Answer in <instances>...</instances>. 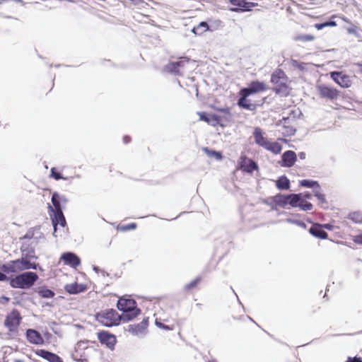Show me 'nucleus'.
<instances>
[{
  "label": "nucleus",
  "mask_w": 362,
  "mask_h": 362,
  "mask_svg": "<svg viewBox=\"0 0 362 362\" xmlns=\"http://www.w3.org/2000/svg\"><path fill=\"white\" fill-rule=\"evenodd\" d=\"M268 90V86L264 82L254 81H252L248 87L242 88L240 90V98L238 101V105L243 109L249 110H255L256 105L252 103L247 100L250 95L264 92Z\"/></svg>",
  "instance_id": "obj_1"
},
{
  "label": "nucleus",
  "mask_w": 362,
  "mask_h": 362,
  "mask_svg": "<svg viewBox=\"0 0 362 362\" xmlns=\"http://www.w3.org/2000/svg\"><path fill=\"white\" fill-rule=\"evenodd\" d=\"M35 272H26L10 279V286L14 288H30L38 279Z\"/></svg>",
  "instance_id": "obj_2"
},
{
  "label": "nucleus",
  "mask_w": 362,
  "mask_h": 362,
  "mask_svg": "<svg viewBox=\"0 0 362 362\" xmlns=\"http://www.w3.org/2000/svg\"><path fill=\"white\" fill-rule=\"evenodd\" d=\"M117 308L123 312L122 317L124 320H131L140 313V309L136 308V303L131 298H120L117 304Z\"/></svg>",
  "instance_id": "obj_3"
},
{
  "label": "nucleus",
  "mask_w": 362,
  "mask_h": 362,
  "mask_svg": "<svg viewBox=\"0 0 362 362\" xmlns=\"http://www.w3.org/2000/svg\"><path fill=\"white\" fill-rule=\"evenodd\" d=\"M253 136L255 143L259 146H262L275 154L281 153L282 149L281 145L276 141H269L268 139L264 136V133L259 127H256L255 129Z\"/></svg>",
  "instance_id": "obj_4"
},
{
  "label": "nucleus",
  "mask_w": 362,
  "mask_h": 362,
  "mask_svg": "<svg viewBox=\"0 0 362 362\" xmlns=\"http://www.w3.org/2000/svg\"><path fill=\"white\" fill-rule=\"evenodd\" d=\"M271 81L274 84V90L276 93L287 96L290 93V88L287 84V78L284 72L279 70L272 75Z\"/></svg>",
  "instance_id": "obj_5"
},
{
  "label": "nucleus",
  "mask_w": 362,
  "mask_h": 362,
  "mask_svg": "<svg viewBox=\"0 0 362 362\" xmlns=\"http://www.w3.org/2000/svg\"><path fill=\"white\" fill-rule=\"evenodd\" d=\"M97 321L105 327L118 325L121 321V315L114 309H108L101 311L95 316Z\"/></svg>",
  "instance_id": "obj_6"
},
{
  "label": "nucleus",
  "mask_w": 362,
  "mask_h": 362,
  "mask_svg": "<svg viewBox=\"0 0 362 362\" xmlns=\"http://www.w3.org/2000/svg\"><path fill=\"white\" fill-rule=\"evenodd\" d=\"M22 321L21 313L17 309H13L8 313L4 320V326L10 332H17L19 325Z\"/></svg>",
  "instance_id": "obj_7"
},
{
  "label": "nucleus",
  "mask_w": 362,
  "mask_h": 362,
  "mask_svg": "<svg viewBox=\"0 0 362 362\" xmlns=\"http://www.w3.org/2000/svg\"><path fill=\"white\" fill-rule=\"evenodd\" d=\"M317 90L320 98L332 101L337 100L340 95V92L337 88L325 84L317 86Z\"/></svg>",
  "instance_id": "obj_8"
},
{
  "label": "nucleus",
  "mask_w": 362,
  "mask_h": 362,
  "mask_svg": "<svg viewBox=\"0 0 362 362\" xmlns=\"http://www.w3.org/2000/svg\"><path fill=\"white\" fill-rule=\"evenodd\" d=\"M331 78L341 88H347L351 86L352 80L351 76L342 71L330 72Z\"/></svg>",
  "instance_id": "obj_9"
},
{
  "label": "nucleus",
  "mask_w": 362,
  "mask_h": 362,
  "mask_svg": "<svg viewBox=\"0 0 362 362\" xmlns=\"http://www.w3.org/2000/svg\"><path fill=\"white\" fill-rule=\"evenodd\" d=\"M238 168L245 173H252L255 170H258V165L252 159L246 156H241L238 160Z\"/></svg>",
  "instance_id": "obj_10"
},
{
  "label": "nucleus",
  "mask_w": 362,
  "mask_h": 362,
  "mask_svg": "<svg viewBox=\"0 0 362 362\" xmlns=\"http://www.w3.org/2000/svg\"><path fill=\"white\" fill-rule=\"evenodd\" d=\"M229 3L234 6V8H231L230 11L238 12V11H249L252 8L257 6V3L248 2L246 0H228Z\"/></svg>",
  "instance_id": "obj_11"
},
{
  "label": "nucleus",
  "mask_w": 362,
  "mask_h": 362,
  "mask_svg": "<svg viewBox=\"0 0 362 362\" xmlns=\"http://www.w3.org/2000/svg\"><path fill=\"white\" fill-rule=\"evenodd\" d=\"M98 339L101 344L105 345L110 349H114L117 342L115 336L107 331L99 332L98 333Z\"/></svg>",
  "instance_id": "obj_12"
},
{
  "label": "nucleus",
  "mask_w": 362,
  "mask_h": 362,
  "mask_svg": "<svg viewBox=\"0 0 362 362\" xmlns=\"http://www.w3.org/2000/svg\"><path fill=\"white\" fill-rule=\"evenodd\" d=\"M187 62L188 60L182 59L177 62H170L165 66V70L168 73L180 76L182 75V69Z\"/></svg>",
  "instance_id": "obj_13"
},
{
  "label": "nucleus",
  "mask_w": 362,
  "mask_h": 362,
  "mask_svg": "<svg viewBox=\"0 0 362 362\" xmlns=\"http://www.w3.org/2000/svg\"><path fill=\"white\" fill-rule=\"evenodd\" d=\"M26 339L30 344L35 345H42L45 343V340L42 337L41 334L33 329H28L25 333Z\"/></svg>",
  "instance_id": "obj_14"
},
{
  "label": "nucleus",
  "mask_w": 362,
  "mask_h": 362,
  "mask_svg": "<svg viewBox=\"0 0 362 362\" xmlns=\"http://www.w3.org/2000/svg\"><path fill=\"white\" fill-rule=\"evenodd\" d=\"M61 259L64 262V264L69 265L74 268H76L81 264L80 258L73 252L64 253L61 257Z\"/></svg>",
  "instance_id": "obj_15"
},
{
  "label": "nucleus",
  "mask_w": 362,
  "mask_h": 362,
  "mask_svg": "<svg viewBox=\"0 0 362 362\" xmlns=\"http://www.w3.org/2000/svg\"><path fill=\"white\" fill-rule=\"evenodd\" d=\"M35 354L49 362H63L58 355L45 349H36Z\"/></svg>",
  "instance_id": "obj_16"
},
{
  "label": "nucleus",
  "mask_w": 362,
  "mask_h": 362,
  "mask_svg": "<svg viewBox=\"0 0 362 362\" xmlns=\"http://www.w3.org/2000/svg\"><path fill=\"white\" fill-rule=\"evenodd\" d=\"M63 201L64 202H66V199L61 198L57 192H54L52 197V206L49 205L48 206L49 214L55 213L59 211H62L60 201Z\"/></svg>",
  "instance_id": "obj_17"
},
{
  "label": "nucleus",
  "mask_w": 362,
  "mask_h": 362,
  "mask_svg": "<svg viewBox=\"0 0 362 362\" xmlns=\"http://www.w3.org/2000/svg\"><path fill=\"white\" fill-rule=\"evenodd\" d=\"M16 264L19 268V272L28 270L30 269H36L37 264L35 262H31L30 259L22 256L21 258L16 259Z\"/></svg>",
  "instance_id": "obj_18"
},
{
  "label": "nucleus",
  "mask_w": 362,
  "mask_h": 362,
  "mask_svg": "<svg viewBox=\"0 0 362 362\" xmlns=\"http://www.w3.org/2000/svg\"><path fill=\"white\" fill-rule=\"evenodd\" d=\"M54 233L57 231V226L59 225L62 227H64L66 224L65 217L62 211L51 213L49 214Z\"/></svg>",
  "instance_id": "obj_19"
},
{
  "label": "nucleus",
  "mask_w": 362,
  "mask_h": 362,
  "mask_svg": "<svg viewBox=\"0 0 362 362\" xmlns=\"http://www.w3.org/2000/svg\"><path fill=\"white\" fill-rule=\"evenodd\" d=\"M87 286L83 284H78L76 282L73 284H66L64 290L69 294H78L83 293L87 290Z\"/></svg>",
  "instance_id": "obj_20"
},
{
  "label": "nucleus",
  "mask_w": 362,
  "mask_h": 362,
  "mask_svg": "<svg viewBox=\"0 0 362 362\" xmlns=\"http://www.w3.org/2000/svg\"><path fill=\"white\" fill-rule=\"evenodd\" d=\"M218 111L223 113V115H217V119L215 120V126L221 125L223 126V122H230L231 120V113L229 107L220 108Z\"/></svg>",
  "instance_id": "obj_21"
},
{
  "label": "nucleus",
  "mask_w": 362,
  "mask_h": 362,
  "mask_svg": "<svg viewBox=\"0 0 362 362\" xmlns=\"http://www.w3.org/2000/svg\"><path fill=\"white\" fill-rule=\"evenodd\" d=\"M296 161V154L294 151H287L282 155L281 166L292 167Z\"/></svg>",
  "instance_id": "obj_22"
},
{
  "label": "nucleus",
  "mask_w": 362,
  "mask_h": 362,
  "mask_svg": "<svg viewBox=\"0 0 362 362\" xmlns=\"http://www.w3.org/2000/svg\"><path fill=\"white\" fill-rule=\"evenodd\" d=\"M309 232L313 236L320 239H327L328 238L327 233L323 230L322 225L320 223L313 224L309 229Z\"/></svg>",
  "instance_id": "obj_23"
},
{
  "label": "nucleus",
  "mask_w": 362,
  "mask_h": 362,
  "mask_svg": "<svg viewBox=\"0 0 362 362\" xmlns=\"http://www.w3.org/2000/svg\"><path fill=\"white\" fill-rule=\"evenodd\" d=\"M202 281V276H197L189 283L185 284L183 287V291L186 294H189L192 291L197 289L199 284Z\"/></svg>",
  "instance_id": "obj_24"
},
{
  "label": "nucleus",
  "mask_w": 362,
  "mask_h": 362,
  "mask_svg": "<svg viewBox=\"0 0 362 362\" xmlns=\"http://www.w3.org/2000/svg\"><path fill=\"white\" fill-rule=\"evenodd\" d=\"M16 262V260L10 261L6 264H3L0 269L6 274L20 272L19 268L17 264H15Z\"/></svg>",
  "instance_id": "obj_25"
},
{
  "label": "nucleus",
  "mask_w": 362,
  "mask_h": 362,
  "mask_svg": "<svg viewBox=\"0 0 362 362\" xmlns=\"http://www.w3.org/2000/svg\"><path fill=\"white\" fill-rule=\"evenodd\" d=\"M276 187L280 190L288 189L291 187L290 180L285 175H282L276 181Z\"/></svg>",
  "instance_id": "obj_26"
},
{
  "label": "nucleus",
  "mask_w": 362,
  "mask_h": 362,
  "mask_svg": "<svg viewBox=\"0 0 362 362\" xmlns=\"http://www.w3.org/2000/svg\"><path fill=\"white\" fill-rule=\"evenodd\" d=\"M209 30V26L206 22L202 21L197 26L194 27L192 32L196 35H201Z\"/></svg>",
  "instance_id": "obj_27"
},
{
  "label": "nucleus",
  "mask_w": 362,
  "mask_h": 362,
  "mask_svg": "<svg viewBox=\"0 0 362 362\" xmlns=\"http://www.w3.org/2000/svg\"><path fill=\"white\" fill-rule=\"evenodd\" d=\"M200 120L204 121L214 127H215V120L217 119L216 115H207L202 112L199 113Z\"/></svg>",
  "instance_id": "obj_28"
},
{
  "label": "nucleus",
  "mask_w": 362,
  "mask_h": 362,
  "mask_svg": "<svg viewBox=\"0 0 362 362\" xmlns=\"http://www.w3.org/2000/svg\"><path fill=\"white\" fill-rule=\"evenodd\" d=\"M145 329V327L143 323L129 325L128 327V332L134 335H138L143 333Z\"/></svg>",
  "instance_id": "obj_29"
},
{
  "label": "nucleus",
  "mask_w": 362,
  "mask_h": 362,
  "mask_svg": "<svg viewBox=\"0 0 362 362\" xmlns=\"http://www.w3.org/2000/svg\"><path fill=\"white\" fill-rule=\"evenodd\" d=\"M21 250L22 252V256H23L30 260L33 259H37V257L35 255V250L33 247H29L28 246V247L22 246L21 248Z\"/></svg>",
  "instance_id": "obj_30"
},
{
  "label": "nucleus",
  "mask_w": 362,
  "mask_h": 362,
  "mask_svg": "<svg viewBox=\"0 0 362 362\" xmlns=\"http://www.w3.org/2000/svg\"><path fill=\"white\" fill-rule=\"evenodd\" d=\"M288 195L279 194L274 197V202L279 206L284 207L288 205Z\"/></svg>",
  "instance_id": "obj_31"
},
{
  "label": "nucleus",
  "mask_w": 362,
  "mask_h": 362,
  "mask_svg": "<svg viewBox=\"0 0 362 362\" xmlns=\"http://www.w3.org/2000/svg\"><path fill=\"white\" fill-rule=\"evenodd\" d=\"M301 194H288V204L292 207H297L300 200Z\"/></svg>",
  "instance_id": "obj_32"
},
{
  "label": "nucleus",
  "mask_w": 362,
  "mask_h": 362,
  "mask_svg": "<svg viewBox=\"0 0 362 362\" xmlns=\"http://www.w3.org/2000/svg\"><path fill=\"white\" fill-rule=\"evenodd\" d=\"M300 186L308 188H319L320 185L317 181L310 180H303L300 181Z\"/></svg>",
  "instance_id": "obj_33"
},
{
  "label": "nucleus",
  "mask_w": 362,
  "mask_h": 362,
  "mask_svg": "<svg viewBox=\"0 0 362 362\" xmlns=\"http://www.w3.org/2000/svg\"><path fill=\"white\" fill-rule=\"evenodd\" d=\"M298 206L303 211H311L313 208V206L311 203L307 202L304 199L300 197V200L298 202Z\"/></svg>",
  "instance_id": "obj_34"
},
{
  "label": "nucleus",
  "mask_w": 362,
  "mask_h": 362,
  "mask_svg": "<svg viewBox=\"0 0 362 362\" xmlns=\"http://www.w3.org/2000/svg\"><path fill=\"white\" fill-rule=\"evenodd\" d=\"M39 295L42 298H51L54 297V293L50 289L42 288L38 291Z\"/></svg>",
  "instance_id": "obj_35"
},
{
  "label": "nucleus",
  "mask_w": 362,
  "mask_h": 362,
  "mask_svg": "<svg viewBox=\"0 0 362 362\" xmlns=\"http://www.w3.org/2000/svg\"><path fill=\"white\" fill-rule=\"evenodd\" d=\"M248 323H250V319L247 316H243L236 320L235 326L238 328H243L244 325H246Z\"/></svg>",
  "instance_id": "obj_36"
},
{
  "label": "nucleus",
  "mask_w": 362,
  "mask_h": 362,
  "mask_svg": "<svg viewBox=\"0 0 362 362\" xmlns=\"http://www.w3.org/2000/svg\"><path fill=\"white\" fill-rule=\"evenodd\" d=\"M315 39V36L313 35H300L295 37L296 41L300 42H311Z\"/></svg>",
  "instance_id": "obj_37"
},
{
  "label": "nucleus",
  "mask_w": 362,
  "mask_h": 362,
  "mask_svg": "<svg viewBox=\"0 0 362 362\" xmlns=\"http://www.w3.org/2000/svg\"><path fill=\"white\" fill-rule=\"evenodd\" d=\"M335 26H337V23L335 21H327V22H325L322 23H316L314 25V27L317 30H321L326 27H335Z\"/></svg>",
  "instance_id": "obj_38"
},
{
  "label": "nucleus",
  "mask_w": 362,
  "mask_h": 362,
  "mask_svg": "<svg viewBox=\"0 0 362 362\" xmlns=\"http://www.w3.org/2000/svg\"><path fill=\"white\" fill-rule=\"evenodd\" d=\"M50 177L54 178L56 180H66V177H64L61 173L57 170L56 168H52L50 170Z\"/></svg>",
  "instance_id": "obj_39"
},
{
  "label": "nucleus",
  "mask_w": 362,
  "mask_h": 362,
  "mask_svg": "<svg viewBox=\"0 0 362 362\" xmlns=\"http://www.w3.org/2000/svg\"><path fill=\"white\" fill-rule=\"evenodd\" d=\"M315 196L321 202H325V195L322 194L320 191V186L319 188L314 189Z\"/></svg>",
  "instance_id": "obj_40"
},
{
  "label": "nucleus",
  "mask_w": 362,
  "mask_h": 362,
  "mask_svg": "<svg viewBox=\"0 0 362 362\" xmlns=\"http://www.w3.org/2000/svg\"><path fill=\"white\" fill-rule=\"evenodd\" d=\"M136 226H137L136 223H132L129 224L122 226L120 227V229L122 231H127V230H134L136 228Z\"/></svg>",
  "instance_id": "obj_41"
},
{
  "label": "nucleus",
  "mask_w": 362,
  "mask_h": 362,
  "mask_svg": "<svg viewBox=\"0 0 362 362\" xmlns=\"http://www.w3.org/2000/svg\"><path fill=\"white\" fill-rule=\"evenodd\" d=\"M206 151H207L208 155L210 156H214L218 160H221L222 158V155L220 152L209 151L207 149Z\"/></svg>",
  "instance_id": "obj_42"
},
{
  "label": "nucleus",
  "mask_w": 362,
  "mask_h": 362,
  "mask_svg": "<svg viewBox=\"0 0 362 362\" xmlns=\"http://www.w3.org/2000/svg\"><path fill=\"white\" fill-rule=\"evenodd\" d=\"M346 362H362V359L359 357H348Z\"/></svg>",
  "instance_id": "obj_43"
},
{
  "label": "nucleus",
  "mask_w": 362,
  "mask_h": 362,
  "mask_svg": "<svg viewBox=\"0 0 362 362\" xmlns=\"http://www.w3.org/2000/svg\"><path fill=\"white\" fill-rule=\"evenodd\" d=\"M353 240L354 243L362 245V234L355 235Z\"/></svg>",
  "instance_id": "obj_44"
},
{
  "label": "nucleus",
  "mask_w": 362,
  "mask_h": 362,
  "mask_svg": "<svg viewBox=\"0 0 362 362\" xmlns=\"http://www.w3.org/2000/svg\"><path fill=\"white\" fill-rule=\"evenodd\" d=\"M131 141H132V138L129 136L126 135V136H123V142L125 144H127L130 143Z\"/></svg>",
  "instance_id": "obj_45"
},
{
  "label": "nucleus",
  "mask_w": 362,
  "mask_h": 362,
  "mask_svg": "<svg viewBox=\"0 0 362 362\" xmlns=\"http://www.w3.org/2000/svg\"><path fill=\"white\" fill-rule=\"evenodd\" d=\"M351 216L352 219H354V218L361 219L362 218V216L360 213H354Z\"/></svg>",
  "instance_id": "obj_46"
},
{
  "label": "nucleus",
  "mask_w": 362,
  "mask_h": 362,
  "mask_svg": "<svg viewBox=\"0 0 362 362\" xmlns=\"http://www.w3.org/2000/svg\"><path fill=\"white\" fill-rule=\"evenodd\" d=\"M175 325H172L170 326H168V325H165L164 324H160V326L164 328V329H170V330H173L175 329Z\"/></svg>",
  "instance_id": "obj_47"
},
{
  "label": "nucleus",
  "mask_w": 362,
  "mask_h": 362,
  "mask_svg": "<svg viewBox=\"0 0 362 362\" xmlns=\"http://www.w3.org/2000/svg\"><path fill=\"white\" fill-rule=\"evenodd\" d=\"M7 279H8L7 276L3 272H0V281H4Z\"/></svg>",
  "instance_id": "obj_48"
},
{
  "label": "nucleus",
  "mask_w": 362,
  "mask_h": 362,
  "mask_svg": "<svg viewBox=\"0 0 362 362\" xmlns=\"http://www.w3.org/2000/svg\"><path fill=\"white\" fill-rule=\"evenodd\" d=\"M304 197L306 199H310L312 197V195L310 192H305L304 194H301V197Z\"/></svg>",
  "instance_id": "obj_49"
},
{
  "label": "nucleus",
  "mask_w": 362,
  "mask_h": 362,
  "mask_svg": "<svg viewBox=\"0 0 362 362\" xmlns=\"http://www.w3.org/2000/svg\"><path fill=\"white\" fill-rule=\"evenodd\" d=\"M322 228H326V229H328V230H332V226L330 225V224H324L322 225Z\"/></svg>",
  "instance_id": "obj_50"
},
{
  "label": "nucleus",
  "mask_w": 362,
  "mask_h": 362,
  "mask_svg": "<svg viewBox=\"0 0 362 362\" xmlns=\"http://www.w3.org/2000/svg\"><path fill=\"white\" fill-rule=\"evenodd\" d=\"M356 65L358 67V69H359V72H360L361 74H362V64L358 63V64H356Z\"/></svg>",
  "instance_id": "obj_51"
},
{
  "label": "nucleus",
  "mask_w": 362,
  "mask_h": 362,
  "mask_svg": "<svg viewBox=\"0 0 362 362\" xmlns=\"http://www.w3.org/2000/svg\"><path fill=\"white\" fill-rule=\"evenodd\" d=\"M53 86H54V82L50 81L49 82V87H50L49 90H51L52 89Z\"/></svg>",
  "instance_id": "obj_52"
},
{
  "label": "nucleus",
  "mask_w": 362,
  "mask_h": 362,
  "mask_svg": "<svg viewBox=\"0 0 362 362\" xmlns=\"http://www.w3.org/2000/svg\"><path fill=\"white\" fill-rule=\"evenodd\" d=\"M295 132H296L295 129H291L288 132L290 134H293L295 133Z\"/></svg>",
  "instance_id": "obj_53"
},
{
  "label": "nucleus",
  "mask_w": 362,
  "mask_h": 362,
  "mask_svg": "<svg viewBox=\"0 0 362 362\" xmlns=\"http://www.w3.org/2000/svg\"><path fill=\"white\" fill-rule=\"evenodd\" d=\"M112 165L109 166V171H110V172H112Z\"/></svg>",
  "instance_id": "obj_54"
},
{
  "label": "nucleus",
  "mask_w": 362,
  "mask_h": 362,
  "mask_svg": "<svg viewBox=\"0 0 362 362\" xmlns=\"http://www.w3.org/2000/svg\"><path fill=\"white\" fill-rule=\"evenodd\" d=\"M15 362H23V360H20V359H18V360H16Z\"/></svg>",
  "instance_id": "obj_55"
},
{
  "label": "nucleus",
  "mask_w": 362,
  "mask_h": 362,
  "mask_svg": "<svg viewBox=\"0 0 362 362\" xmlns=\"http://www.w3.org/2000/svg\"><path fill=\"white\" fill-rule=\"evenodd\" d=\"M207 362H216V361L214 360H211V361H208Z\"/></svg>",
  "instance_id": "obj_56"
},
{
  "label": "nucleus",
  "mask_w": 362,
  "mask_h": 362,
  "mask_svg": "<svg viewBox=\"0 0 362 362\" xmlns=\"http://www.w3.org/2000/svg\"><path fill=\"white\" fill-rule=\"evenodd\" d=\"M1 4V1H0V5Z\"/></svg>",
  "instance_id": "obj_57"
}]
</instances>
